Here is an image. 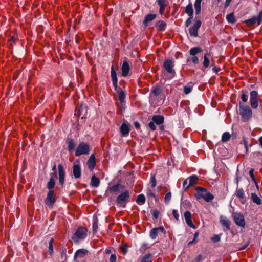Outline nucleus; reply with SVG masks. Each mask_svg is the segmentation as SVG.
<instances>
[{
  "mask_svg": "<svg viewBox=\"0 0 262 262\" xmlns=\"http://www.w3.org/2000/svg\"><path fill=\"white\" fill-rule=\"evenodd\" d=\"M157 1L159 6H166L165 4V0H157Z\"/></svg>",
  "mask_w": 262,
  "mask_h": 262,
  "instance_id": "60",
  "label": "nucleus"
},
{
  "mask_svg": "<svg viewBox=\"0 0 262 262\" xmlns=\"http://www.w3.org/2000/svg\"><path fill=\"white\" fill-rule=\"evenodd\" d=\"M241 99L244 103H246L248 100V95L246 94L245 91H242Z\"/></svg>",
  "mask_w": 262,
  "mask_h": 262,
  "instance_id": "45",
  "label": "nucleus"
},
{
  "mask_svg": "<svg viewBox=\"0 0 262 262\" xmlns=\"http://www.w3.org/2000/svg\"><path fill=\"white\" fill-rule=\"evenodd\" d=\"M118 94L119 100L120 103L121 104L123 108H125L124 105H125V98L126 97V94L124 91L120 92Z\"/></svg>",
  "mask_w": 262,
  "mask_h": 262,
  "instance_id": "33",
  "label": "nucleus"
},
{
  "mask_svg": "<svg viewBox=\"0 0 262 262\" xmlns=\"http://www.w3.org/2000/svg\"><path fill=\"white\" fill-rule=\"evenodd\" d=\"M90 151V146L86 143L80 142L75 149V155L79 157L82 155L89 154Z\"/></svg>",
  "mask_w": 262,
  "mask_h": 262,
  "instance_id": "5",
  "label": "nucleus"
},
{
  "mask_svg": "<svg viewBox=\"0 0 262 262\" xmlns=\"http://www.w3.org/2000/svg\"><path fill=\"white\" fill-rule=\"evenodd\" d=\"M190 36L193 37H196V21L195 22L193 26L188 29Z\"/></svg>",
  "mask_w": 262,
  "mask_h": 262,
  "instance_id": "32",
  "label": "nucleus"
},
{
  "mask_svg": "<svg viewBox=\"0 0 262 262\" xmlns=\"http://www.w3.org/2000/svg\"><path fill=\"white\" fill-rule=\"evenodd\" d=\"M155 26L159 31H164L166 28V23L164 21L160 20L156 23Z\"/></svg>",
  "mask_w": 262,
  "mask_h": 262,
  "instance_id": "27",
  "label": "nucleus"
},
{
  "mask_svg": "<svg viewBox=\"0 0 262 262\" xmlns=\"http://www.w3.org/2000/svg\"><path fill=\"white\" fill-rule=\"evenodd\" d=\"M152 214L153 217L155 219H157L158 218V217H159V211L158 210L154 209L152 211Z\"/></svg>",
  "mask_w": 262,
  "mask_h": 262,
  "instance_id": "51",
  "label": "nucleus"
},
{
  "mask_svg": "<svg viewBox=\"0 0 262 262\" xmlns=\"http://www.w3.org/2000/svg\"><path fill=\"white\" fill-rule=\"evenodd\" d=\"M134 125L136 129H139L140 128V124L138 121L134 122Z\"/></svg>",
  "mask_w": 262,
  "mask_h": 262,
  "instance_id": "63",
  "label": "nucleus"
},
{
  "mask_svg": "<svg viewBox=\"0 0 262 262\" xmlns=\"http://www.w3.org/2000/svg\"><path fill=\"white\" fill-rule=\"evenodd\" d=\"M171 193L170 192L167 193L164 197V202L166 204H168L171 199Z\"/></svg>",
  "mask_w": 262,
  "mask_h": 262,
  "instance_id": "44",
  "label": "nucleus"
},
{
  "mask_svg": "<svg viewBox=\"0 0 262 262\" xmlns=\"http://www.w3.org/2000/svg\"><path fill=\"white\" fill-rule=\"evenodd\" d=\"M150 254H146L141 259V262H152V261L149 259V258L150 256Z\"/></svg>",
  "mask_w": 262,
  "mask_h": 262,
  "instance_id": "47",
  "label": "nucleus"
},
{
  "mask_svg": "<svg viewBox=\"0 0 262 262\" xmlns=\"http://www.w3.org/2000/svg\"><path fill=\"white\" fill-rule=\"evenodd\" d=\"M249 175H250V177L251 178L253 182H254L255 183H256V180L255 179L254 175V169H251L249 171Z\"/></svg>",
  "mask_w": 262,
  "mask_h": 262,
  "instance_id": "56",
  "label": "nucleus"
},
{
  "mask_svg": "<svg viewBox=\"0 0 262 262\" xmlns=\"http://www.w3.org/2000/svg\"><path fill=\"white\" fill-rule=\"evenodd\" d=\"M100 184V180L95 175H93L91 177V185L94 187L97 188Z\"/></svg>",
  "mask_w": 262,
  "mask_h": 262,
  "instance_id": "29",
  "label": "nucleus"
},
{
  "mask_svg": "<svg viewBox=\"0 0 262 262\" xmlns=\"http://www.w3.org/2000/svg\"><path fill=\"white\" fill-rule=\"evenodd\" d=\"M98 219L97 217H95V219H94V221L92 225L93 227V231L94 233H96L97 231V228H98Z\"/></svg>",
  "mask_w": 262,
  "mask_h": 262,
  "instance_id": "42",
  "label": "nucleus"
},
{
  "mask_svg": "<svg viewBox=\"0 0 262 262\" xmlns=\"http://www.w3.org/2000/svg\"><path fill=\"white\" fill-rule=\"evenodd\" d=\"M185 12L188 14L189 16H193V9L192 7V5L191 3H190L188 5H187L185 9Z\"/></svg>",
  "mask_w": 262,
  "mask_h": 262,
  "instance_id": "34",
  "label": "nucleus"
},
{
  "mask_svg": "<svg viewBox=\"0 0 262 262\" xmlns=\"http://www.w3.org/2000/svg\"><path fill=\"white\" fill-rule=\"evenodd\" d=\"M129 196L128 190H125L118 195L116 202L118 205L125 207V204L129 202Z\"/></svg>",
  "mask_w": 262,
  "mask_h": 262,
  "instance_id": "4",
  "label": "nucleus"
},
{
  "mask_svg": "<svg viewBox=\"0 0 262 262\" xmlns=\"http://www.w3.org/2000/svg\"><path fill=\"white\" fill-rule=\"evenodd\" d=\"M192 86L191 85L190 83H189L187 85L185 86L184 88V92L186 94H188L190 93L192 90Z\"/></svg>",
  "mask_w": 262,
  "mask_h": 262,
  "instance_id": "43",
  "label": "nucleus"
},
{
  "mask_svg": "<svg viewBox=\"0 0 262 262\" xmlns=\"http://www.w3.org/2000/svg\"><path fill=\"white\" fill-rule=\"evenodd\" d=\"M88 110V106L82 103L75 108V115L78 117L81 116V119H85L87 117Z\"/></svg>",
  "mask_w": 262,
  "mask_h": 262,
  "instance_id": "6",
  "label": "nucleus"
},
{
  "mask_svg": "<svg viewBox=\"0 0 262 262\" xmlns=\"http://www.w3.org/2000/svg\"><path fill=\"white\" fill-rule=\"evenodd\" d=\"M251 199L253 202L257 205H260L262 203L260 198L255 193H252L251 194Z\"/></svg>",
  "mask_w": 262,
  "mask_h": 262,
  "instance_id": "37",
  "label": "nucleus"
},
{
  "mask_svg": "<svg viewBox=\"0 0 262 262\" xmlns=\"http://www.w3.org/2000/svg\"><path fill=\"white\" fill-rule=\"evenodd\" d=\"M55 178H50L49 181L47 184V188L49 191L54 190L53 188L55 186Z\"/></svg>",
  "mask_w": 262,
  "mask_h": 262,
  "instance_id": "35",
  "label": "nucleus"
},
{
  "mask_svg": "<svg viewBox=\"0 0 262 262\" xmlns=\"http://www.w3.org/2000/svg\"><path fill=\"white\" fill-rule=\"evenodd\" d=\"M231 135L228 132H225L222 137V141L224 142H226L229 141L230 139Z\"/></svg>",
  "mask_w": 262,
  "mask_h": 262,
  "instance_id": "39",
  "label": "nucleus"
},
{
  "mask_svg": "<svg viewBox=\"0 0 262 262\" xmlns=\"http://www.w3.org/2000/svg\"><path fill=\"white\" fill-rule=\"evenodd\" d=\"M66 252H67V249L66 248H63L62 250L61 253V256L62 258L64 256L65 257L67 256Z\"/></svg>",
  "mask_w": 262,
  "mask_h": 262,
  "instance_id": "61",
  "label": "nucleus"
},
{
  "mask_svg": "<svg viewBox=\"0 0 262 262\" xmlns=\"http://www.w3.org/2000/svg\"><path fill=\"white\" fill-rule=\"evenodd\" d=\"M120 130L123 137L127 136L130 131L129 125L123 122L120 127Z\"/></svg>",
  "mask_w": 262,
  "mask_h": 262,
  "instance_id": "22",
  "label": "nucleus"
},
{
  "mask_svg": "<svg viewBox=\"0 0 262 262\" xmlns=\"http://www.w3.org/2000/svg\"><path fill=\"white\" fill-rule=\"evenodd\" d=\"M157 17V15L156 14H147L145 17L143 21V25L147 27L149 25V23H151L153 20H154Z\"/></svg>",
  "mask_w": 262,
  "mask_h": 262,
  "instance_id": "23",
  "label": "nucleus"
},
{
  "mask_svg": "<svg viewBox=\"0 0 262 262\" xmlns=\"http://www.w3.org/2000/svg\"><path fill=\"white\" fill-rule=\"evenodd\" d=\"M111 76L112 80V84H114L118 83V78L117 73L114 68V66H112L111 68Z\"/></svg>",
  "mask_w": 262,
  "mask_h": 262,
  "instance_id": "30",
  "label": "nucleus"
},
{
  "mask_svg": "<svg viewBox=\"0 0 262 262\" xmlns=\"http://www.w3.org/2000/svg\"><path fill=\"white\" fill-rule=\"evenodd\" d=\"M120 249L124 255H125L127 253L128 248L126 244L121 245Z\"/></svg>",
  "mask_w": 262,
  "mask_h": 262,
  "instance_id": "46",
  "label": "nucleus"
},
{
  "mask_svg": "<svg viewBox=\"0 0 262 262\" xmlns=\"http://www.w3.org/2000/svg\"><path fill=\"white\" fill-rule=\"evenodd\" d=\"M96 159L94 154H92L90 156L87 161V165L88 168L90 171H92L96 166Z\"/></svg>",
  "mask_w": 262,
  "mask_h": 262,
  "instance_id": "20",
  "label": "nucleus"
},
{
  "mask_svg": "<svg viewBox=\"0 0 262 262\" xmlns=\"http://www.w3.org/2000/svg\"><path fill=\"white\" fill-rule=\"evenodd\" d=\"M159 232L166 233L165 229L163 227L160 226L159 227H156L152 229L149 232L150 237L152 239H155L158 235Z\"/></svg>",
  "mask_w": 262,
  "mask_h": 262,
  "instance_id": "14",
  "label": "nucleus"
},
{
  "mask_svg": "<svg viewBox=\"0 0 262 262\" xmlns=\"http://www.w3.org/2000/svg\"><path fill=\"white\" fill-rule=\"evenodd\" d=\"M166 6H160V9H159V13L162 15L163 14V12H164V9H165V7Z\"/></svg>",
  "mask_w": 262,
  "mask_h": 262,
  "instance_id": "64",
  "label": "nucleus"
},
{
  "mask_svg": "<svg viewBox=\"0 0 262 262\" xmlns=\"http://www.w3.org/2000/svg\"><path fill=\"white\" fill-rule=\"evenodd\" d=\"M87 231L86 228L80 226L77 228L75 233L72 235L71 238L75 242L77 243L79 240H82L86 238Z\"/></svg>",
  "mask_w": 262,
  "mask_h": 262,
  "instance_id": "2",
  "label": "nucleus"
},
{
  "mask_svg": "<svg viewBox=\"0 0 262 262\" xmlns=\"http://www.w3.org/2000/svg\"><path fill=\"white\" fill-rule=\"evenodd\" d=\"M172 215H173V217H174V219L177 221L179 220V215L178 212V211L177 210L173 209L172 210Z\"/></svg>",
  "mask_w": 262,
  "mask_h": 262,
  "instance_id": "54",
  "label": "nucleus"
},
{
  "mask_svg": "<svg viewBox=\"0 0 262 262\" xmlns=\"http://www.w3.org/2000/svg\"><path fill=\"white\" fill-rule=\"evenodd\" d=\"M209 55L208 54H206L204 55L203 57V69H206L209 67L210 64V60L209 59Z\"/></svg>",
  "mask_w": 262,
  "mask_h": 262,
  "instance_id": "31",
  "label": "nucleus"
},
{
  "mask_svg": "<svg viewBox=\"0 0 262 262\" xmlns=\"http://www.w3.org/2000/svg\"><path fill=\"white\" fill-rule=\"evenodd\" d=\"M184 217L187 225L190 227L195 229L196 226L193 224L192 221V215L189 211H186L184 213Z\"/></svg>",
  "mask_w": 262,
  "mask_h": 262,
  "instance_id": "15",
  "label": "nucleus"
},
{
  "mask_svg": "<svg viewBox=\"0 0 262 262\" xmlns=\"http://www.w3.org/2000/svg\"><path fill=\"white\" fill-rule=\"evenodd\" d=\"M193 16H189V17L185 21V27H188L192 23Z\"/></svg>",
  "mask_w": 262,
  "mask_h": 262,
  "instance_id": "49",
  "label": "nucleus"
},
{
  "mask_svg": "<svg viewBox=\"0 0 262 262\" xmlns=\"http://www.w3.org/2000/svg\"><path fill=\"white\" fill-rule=\"evenodd\" d=\"M196 183V175H192L188 179L185 180L183 183V188L185 191L187 190L189 187Z\"/></svg>",
  "mask_w": 262,
  "mask_h": 262,
  "instance_id": "11",
  "label": "nucleus"
},
{
  "mask_svg": "<svg viewBox=\"0 0 262 262\" xmlns=\"http://www.w3.org/2000/svg\"><path fill=\"white\" fill-rule=\"evenodd\" d=\"M262 21V11H260L257 16H253L251 18L245 21L246 24L249 27H252L255 24L259 25Z\"/></svg>",
  "mask_w": 262,
  "mask_h": 262,
  "instance_id": "10",
  "label": "nucleus"
},
{
  "mask_svg": "<svg viewBox=\"0 0 262 262\" xmlns=\"http://www.w3.org/2000/svg\"><path fill=\"white\" fill-rule=\"evenodd\" d=\"M66 144L68 145V149L70 153L73 152L75 148V144L74 139L72 137H68L66 141Z\"/></svg>",
  "mask_w": 262,
  "mask_h": 262,
  "instance_id": "19",
  "label": "nucleus"
},
{
  "mask_svg": "<svg viewBox=\"0 0 262 262\" xmlns=\"http://www.w3.org/2000/svg\"><path fill=\"white\" fill-rule=\"evenodd\" d=\"M189 55L192 56V58L188 57L186 59L187 64H189L191 61L194 63H196V47L191 48L189 50Z\"/></svg>",
  "mask_w": 262,
  "mask_h": 262,
  "instance_id": "16",
  "label": "nucleus"
},
{
  "mask_svg": "<svg viewBox=\"0 0 262 262\" xmlns=\"http://www.w3.org/2000/svg\"><path fill=\"white\" fill-rule=\"evenodd\" d=\"M152 120L157 125L162 124L164 121V117L162 115H154L152 117Z\"/></svg>",
  "mask_w": 262,
  "mask_h": 262,
  "instance_id": "26",
  "label": "nucleus"
},
{
  "mask_svg": "<svg viewBox=\"0 0 262 262\" xmlns=\"http://www.w3.org/2000/svg\"><path fill=\"white\" fill-rule=\"evenodd\" d=\"M155 122L152 121L148 123V126L151 129V130H155L156 129V126L155 124Z\"/></svg>",
  "mask_w": 262,
  "mask_h": 262,
  "instance_id": "50",
  "label": "nucleus"
},
{
  "mask_svg": "<svg viewBox=\"0 0 262 262\" xmlns=\"http://www.w3.org/2000/svg\"><path fill=\"white\" fill-rule=\"evenodd\" d=\"M220 221L221 224L223 227H225L227 230H230L231 222L229 219H228L226 217L222 215L220 217Z\"/></svg>",
  "mask_w": 262,
  "mask_h": 262,
  "instance_id": "24",
  "label": "nucleus"
},
{
  "mask_svg": "<svg viewBox=\"0 0 262 262\" xmlns=\"http://www.w3.org/2000/svg\"><path fill=\"white\" fill-rule=\"evenodd\" d=\"M258 93L257 91L253 90L250 92V102L252 108L255 109L258 106Z\"/></svg>",
  "mask_w": 262,
  "mask_h": 262,
  "instance_id": "13",
  "label": "nucleus"
},
{
  "mask_svg": "<svg viewBox=\"0 0 262 262\" xmlns=\"http://www.w3.org/2000/svg\"><path fill=\"white\" fill-rule=\"evenodd\" d=\"M151 186L152 188H155L156 186V180L155 176H153L151 177Z\"/></svg>",
  "mask_w": 262,
  "mask_h": 262,
  "instance_id": "53",
  "label": "nucleus"
},
{
  "mask_svg": "<svg viewBox=\"0 0 262 262\" xmlns=\"http://www.w3.org/2000/svg\"><path fill=\"white\" fill-rule=\"evenodd\" d=\"M174 63L172 59H166L163 63V68L165 70L170 74L172 75V77L176 74L174 70L173 69Z\"/></svg>",
  "mask_w": 262,
  "mask_h": 262,
  "instance_id": "9",
  "label": "nucleus"
},
{
  "mask_svg": "<svg viewBox=\"0 0 262 262\" xmlns=\"http://www.w3.org/2000/svg\"><path fill=\"white\" fill-rule=\"evenodd\" d=\"M73 174L75 179H79L81 176V170L80 165L79 164L74 163L73 166Z\"/></svg>",
  "mask_w": 262,
  "mask_h": 262,
  "instance_id": "17",
  "label": "nucleus"
},
{
  "mask_svg": "<svg viewBox=\"0 0 262 262\" xmlns=\"http://www.w3.org/2000/svg\"><path fill=\"white\" fill-rule=\"evenodd\" d=\"M56 202V195L54 190L49 191L47 197L45 200V203L49 208H52Z\"/></svg>",
  "mask_w": 262,
  "mask_h": 262,
  "instance_id": "7",
  "label": "nucleus"
},
{
  "mask_svg": "<svg viewBox=\"0 0 262 262\" xmlns=\"http://www.w3.org/2000/svg\"><path fill=\"white\" fill-rule=\"evenodd\" d=\"M110 262H116V256L115 254H112L110 258Z\"/></svg>",
  "mask_w": 262,
  "mask_h": 262,
  "instance_id": "59",
  "label": "nucleus"
},
{
  "mask_svg": "<svg viewBox=\"0 0 262 262\" xmlns=\"http://www.w3.org/2000/svg\"><path fill=\"white\" fill-rule=\"evenodd\" d=\"M124 188V185H122L118 182L112 186L108 187V190L111 193H117L119 192L120 189L123 190Z\"/></svg>",
  "mask_w": 262,
  "mask_h": 262,
  "instance_id": "18",
  "label": "nucleus"
},
{
  "mask_svg": "<svg viewBox=\"0 0 262 262\" xmlns=\"http://www.w3.org/2000/svg\"><path fill=\"white\" fill-rule=\"evenodd\" d=\"M202 0H198V14L200 12L201 7V3Z\"/></svg>",
  "mask_w": 262,
  "mask_h": 262,
  "instance_id": "62",
  "label": "nucleus"
},
{
  "mask_svg": "<svg viewBox=\"0 0 262 262\" xmlns=\"http://www.w3.org/2000/svg\"><path fill=\"white\" fill-rule=\"evenodd\" d=\"M149 246L146 243H143L139 249V251L141 253H143L146 249L149 248Z\"/></svg>",
  "mask_w": 262,
  "mask_h": 262,
  "instance_id": "48",
  "label": "nucleus"
},
{
  "mask_svg": "<svg viewBox=\"0 0 262 262\" xmlns=\"http://www.w3.org/2000/svg\"><path fill=\"white\" fill-rule=\"evenodd\" d=\"M113 86L114 88L115 91L118 94L120 92H123V91L121 89V88L119 87L117 85V83H115L113 84Z\"/></svg>",
  "mask_w": 262,
  "mask_h": 262,
  "instance_id": "52",
  "label": "nucleus"
},
{
  "mask_svg": "<svg viewBox=\"0 0 262 262\" xmlns=\"http://www.w3.org/2000/svg\"><path fill=\"white\" fill-rule=\"evenodd\" d=\"M203 199L206 202H210L214 199V196L204 188L198 186V199Z\"/></svg>",
  "mask_w": 262,
  "mask_h": 262,
  "instance_id": "3",
  "label": "nucleus"
},
{
  "mask_svg": "<svg viewBox=\"0 0 262 262\" xmlns=\"http://www.w3.org/2000/svg\"><path fill=\"white\" fill-rule=\"evenodd\" d=\"M145 201L146 198L143 194H139L136 200V203L139 205H143L145 203Z\"/></svg>",
  "mask_w": 262,
  "mask_h": 262,
  "instance_id": "36",
  "label": "nucleus"
},
{
  "mask_svg": "<svg viewBox=\"0 0 262 262\" xmlns=\"http://www.w3.org/2000/svg\"><path fill=\"white\" fill-rule=\"evenodd\" d=\"M54 241L53 238H51L49 241V254L51 255L53 253V243Z\"/></svg>",
  "mask_w": 262,
  "mask_h": 262,
  "instance_id": "41",
  "label": "nucleus"
},
{
  "mask_svg": "<svg viewBox=\"0 0 262 262\" xmlns=\"http://www.w3.org/2000/svg\"><path fill=\"white\" fill-rule=\"evenodd\" d=\"M162 92V89L159 85L156 84L152 88L151 93L155 96H159Z\"/></svg>",
  "mask_w": 262,
  "mask_h": 262,
  "instance_id": "28",
  "label": "nucleus"
},
{
  "mask_svg": "<svg viewBox=\"0 0 262 262\" xmlns=\"http://www.w3.org/2000/svg\"><path fill=\"white\" fill-rule=\"evenodd\" d=\"M58 172L59 178V184L62 186L64 183L66 174L65 169L62 164H58Z\"/></svg>",
  "mask_w": 262,
  "mask_h": 262,
  "instance_id": "12",
  "label": "nucleus"
},
{
  "mask_svg": "<svg viewBox=\"0 0 262 262\" xmlns=\"http://www.w3.org/2000/svg\"><path fill=\"white\" fill-rule=\"evenodd\" d=\"M236 196L239 199H243L245 196L244 191L243 189H237L236 191Z\"/></svg>",
  "mask_w": 262,
  "mask_h": 262,
  "instance_id": "40",
  "label": "nucleus"
},
{
  "mask_svg": "<svg viewBox=\"0 0 262 262\" xmlns=\"http://www.w3.org/2000/svg\"><path fill=\"white\" fill-rule=\"evenodd\" d=\"M130 70V66L126 60L123 61L121 67L122 73L121 75L123 77H126L128 75Z\"/></svg>",
  "mask_w": 262,
  "mask_h": 262,
  "instance_id": "21",
  "label": "nucleus"
},
{
  "mask_svg": "<svg viewBox=\"0 0 262 262\" xmlns=\"http://www.w3.org/2000/svg\"><path fill=\"white\" fill-rule=\"evenodd\" d=\"M86 252L87 251L84 249H80L77 250L74 254V260L76 261V259L78 258L83 257L85 256Z\"/></svg>",
  "mask_w": 262,
  "mask_h": 262,
  "instance_id": "25",
  "label": "nucleus"
},
{
  "mask_svg": "<svg viewBox=\"0 0 262 262\" xmlns=\"http://www.w3.org/2000/svg\"><path fill=\"white\" fill-rule=\"evenodd\" d=\"M220 236L219 235H215L213 237H212L211 240L214 242L216 243L220 241Z\"/></svg>",
  "mask_w": 262,
  "mask_h": 262,
  "instance_id": "57",
  "label": "nucleus"
},
{
  "mask_svg": "<svg viewBox=\"0 0 262 262\" xmlns=\"http://www.w3.org/2000/svg\"><path fill=\"white\" fill-rule=\"evenodd\" d=\"M232 216L235 223L242 228L245 227V221L243 214L241 212H233Z\"/></svg>",
  "mask_w": 262,
  "mask_h": 262,
  "instance_id": "8",
  "label": "nucleus"
},
{
  "mask_svg": "<svg viewBox=\"0 0 262 262\" xmlns=\"http://www.w3.org/2000/svg\"><path fill=\"white\" fill-rule=\"evenodd\" d=\"M204 108L203 106H201L199 105V110H198V113L199 115H202L204 113Z\"/></svg>",
  "mask_w": 262,
  "mask_h": 262,
  "instance_id": "58",
  "label": "nucleus"
},
{
  "mask_svg": "<svg viewBox=\"0 0 262 262\" xmlns=\"http://www.w3.org/2000/svg\"><path fill=\"white\" fill-rule=\"evenodd\" d=\"M226 19L229 23L231 24L235 23L236 20L233 13L227 15L226 16Z\"/></svg>",
  "mask_w": 262,
  "mask_h": 262,
  "instance_id": "38",
  "label": "nucleus"
},
{
  "mask_svg": "<svg viewBox=\"0 0 262 262\" xmlns=\"http://www.w3.org/2000/svg\"><path fill=\"white\" fill-rule=\"evenodd\" d=\"M239 114L244 121L249 120L252 115V111L248 105H244L242 102H239Z\"/></svg>",
  "mask_w": 262,
  "mask_h": 262,
  "instance_id": "1",
  "label": "nucleus"
},
{
  "mask_svg": "<svg viewBox=\"0 0 262 262\" xmlns=\"http://www.w3.org/2000/svg\"><path fill=\"white\" fill-rule=\"evenodd\" d=\"M196 240V232H195L194 234V237H193V239L192 241H190L189 242L188 244H187V246L188 247H190L191 246V245H192L193 244H194L195 243V241Z\"/></svg>",
  "mask_w": 262,
  "mask_h": 262,
  "instance_id": "55",
  "label": "nucleus"
}]
</instances>
